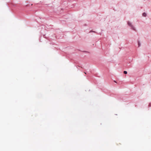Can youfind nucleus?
I'll return each mask as SVG.
<instances>
[{
    "label": "nucleus",
    "instance_id": "nucleus-1",
    "mask_svg": "<svg viewBox=\"0 0 151 151\" xmlns=\"http://www.w3.org/2000/svg\"><path fill=\"white\" fill-rule=\"evenodd\" d=\"M128 24L129 26L132 27V28L134 30H135V29L134 27H133V26L132 25V24L131 22H128Z\"/></svg>",
    "mask_w": 151,
    "mask_h": 151
},
{
    "label": "nucleus",
    "instance_id": "nucleus-2",
    "mask_svg": "<svg viewBox=\"0 0 151 151\" xmlns=\"http://www.w3.org/2000/svg\"><path fill=\"white\" fill-rule=\"evenodd\" d=\"M142 15L144 17H146V14L145 13H144L142 14Z\"/></svg>",
    "mask_w": 151,
    "mask_h": 151
},
{
    "label": "nucleus",
    "instance_id": "nucleus-3",
    "mask_svg": "<svg viewBox=\"0 0 151 151\" xmlns=\"http://www.w3.org/2000/svg\"><path fill=\"white\" fill-rule=\"evenodd\" d=\"M124 74H127V71H124Z\"/></svg>",
    "mask_w": 151,
    "mask_h": 151
},
{
    "label": "nucleus",
    "instance_id": "nucleus-4",
    "mask_svg": "<svg viewBox=\"0 0 151 151\" xmlns=\"http://www.w3.org/2000/svg\"><path fill=\"white\" fill-rule=\"evenodd\" d=\"M114 81L115 82V83H116V81Z\"/></svg>",
    "mask_w": 151,
    "mask_h": 151
},
{
    "label": "nucleus",
    "instance_id": "nucleus-5",
    "mask_svg": "<svg viewBox=\"0 0 151 151\" xmlns=\"http://www.w3.org/2000/svg\"><path fill=\"white\" fill-rule=\"evenodd\" d=\"M84 73L85 74H86V73L85 72H84Z\"/></svg>",
    "mask_w": 151,
    "mask_h": 151
}]
</instances>
